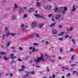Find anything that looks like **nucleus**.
<instances>
[{
    "label": "nucleus",
    "mask_w": 78,
    "mask_h": 78,
    "mask_svg": "<svg viewBox=\"0 0 78 78\" xmlns=\"http://www.w3.org/2000/svg\"><path fill=\"white\" fill-rule=\"evenodd\" d=\"M35 62H36V64H37L39 63L41 61H42L43 62H44L45 61V59H44V58L43 57V55L42 54H41V57H37V59L36 58H35Z\"/></svg>",
    "instance_id": "obj_1"
},
{
    "label": "nucleus",
    "mask_w": 78,
    "mask_h": 78,
    "mask_svg": "<svg viewBox=\"0 0 78 78\" xmlns=\"http://www.w3.org/2000/svg\"><path fill=\"white\" fill-rule=\"evenodd\" d=\"M67 9V8L66 7H61L59 8V12H62V13L63 14H65V13H66V12H65V11H66Z\"/></svg>",
    "instance_id": "obj_2"
},
{
    "label": "nucleus",
    "mask_w": 78,
    "mask_h": 78,
    "mask_svg": "<svg viewBox=\"0 0 78 78\" xmlns=\"http://www.w3.org/2000/svg\"><path fill=\"white\" fill-rule=\"evenodd\" d=\"M34 16H35V17H37V18H40L41 19H45V20H47V17L44 16L45 15H43L42 16L39 14H35Z\"/></svg>",
    "instance_id": "obj_3"
},
{
    "label": "nucleus",
    "mask_w": 78,
    "mask_h": 78,
    "mask_svg": "<svg viewBox=\"0 0 78 78\" xmlns=\"http://www.w3.org/2000/svg\"><path fill=\"white\" fill-rule=\"evenodd\" d=\"M62 16L60 14H57L55 16V18L56 20H59L61 18Z\"/></svg>",
    "instance_id": "obj_4"
},
{
    "label": "nucleus",
    "mask_w": 78,
    "mask_h": 78,
    "mask_svg": "<svg viewBox=\"0 0 78 78\" xmlns=\"http://www.w3.org/2000/svg\"><path fill=\"white\" fill-rule=\"evenodd\" d=\"M45 9L47 10H51V6L50 5H46Z\"/></svg>",
    "instance_id": "obj_5"
},
{
    "label": "nucleus",
    "mask_w": 78,
    "mask_h": 78,
    "mask_svg": "<svg viewBox=\"0 0 78 78\" xmlns=\"http://www.w3.org/2000/svg\"><path fill=\"white\" fill-rule=\"evenodd\" d=\"M14 54L13 53H12L10 55V56L11 57V59H16L17 58V57L16 56H14Z\"/></svg>",
    "instance_id": "obj_6"
},
{
    "label": "nucleus",
    "mask_w": 78,
    "mask_h": 78,
    "mask_svg": "<svg viewBox=\"0 0 78 78\" xmlns=\"http://www.w3.org/2000/svg\"><path fill=\"white\" fill-rule=\"evenodd\" d=\"M52 32L53 34H56L57 33L58 31H57L56 29H52Z\"/></svg>",
    "instance_id": "obj_7"
},
{
    "label": "nucleus",
    "mask_w": 78,
    "mask_h": 78,
    "mask_svg": "<svg viewBox=\"0 0 78 78\" xmlns=\"http://www.w3.org/2000/svg\"><path fill=\"white\" fill-rule=\"evenodd\" d=\"M37 25V23L36 22H33L31 24L32 27H36Z\"/></svg>",
    "instance_id": "obj_8"
},
{
    "label": "nucleus",
    "mask_w": 78,
    "mask_h": 78,
    "mask_svg": "<svg viewBox=\"0 0 78 78\" xmlns=\"http://www.w3.org/2000/svg\"><path fill=\"white\" fill-rule=\"evenodd\" d=\"M34 10V8L32 7L29 9L28 11L30 12H33Z\"/></svg>",
    "instance_id": "obj_9"
},
{
    "label": "nucleus",
    "mask_w": 78,
    "mask_h": 78,
    "mask_svg": "<svg viewBox=\"0 0 78 78\" xmlns=\"http://www.w3.org/2000/svg\"><path fill=\"white\" fill-rule=\"evenodd\" d=\"M73 9H72L71 10V11L72 12H73V11H76V9L75 7V5H73Z\"/></svg>",
    "instance_id": "obj_10"
},
{
    "label": "nucleus",
    "mask_w": 78,
    "mask_h": 78,
    "mask_svg": "<svg viewBox=\"0 0 78 78\" xmlns=\"http://www.w3.org/2000/svg\"><path fill=\"white\" fill-rule=\"evenodd\" d=\"M44 25V23H40L39 24V27L40 28H42V26Z\"/></svg>",
    "instance_id": "obj_11"
},
{
    "label": "nucleus",
    "mask_w": 78,
    "mask_h": 78,
    "mask_svg": "<svg viewBox=\"0 0 78 78\" xmlns=\"http://www.w3.org/2000/svg\"><path fill=\"white\" fill-rule=\"evenodd\" d=\"M16 17H17L16 16L13 15L12 17V19L13 20H16Z\"/></svg>",
    "instance_id": "obj_12"
},
{
    "label": "nucleus",
    "mask_w": 78,
    "mask_h": 78,
    "mask_svg": "<svg viewBox=\"0 0 78 78\" xmlns=\"http://www.w3.org/2000/svg\"><path fill=\"white\" fill-rule=\"evenodd\" d=\"M11 44V41H9L8 43H7L6 44V47H9L10 46V44Z\"/></svg>",
    "instance_id": "obj_13"
},
{
    "label": "nucleus",
    "mask_w": 78,
    "mask_h": 78,
    "mask_svg": "<svg viewBox=\"0 0 78 78\" xmlns=\"http://www.w3.org/2000/svg\"><path fill=\"white\" fill-rule=\"evenodd\" d=\"M44 57L45 59H48L49 58V57H48V55H47V54L45 55Z\"/></svg>",
    "instance_id": "obj_14"
},
{
    "label": "nucleus",
    "mask_w": 78,
    "mask_h": 78,
    "mask_svg": "<svg viewBox=\"0 0 78 78\" xmlns=\"http://www.w3.org/2000/svg\"><path fill=\"white\" fill-rule=\"evenodd\" d=\"M36 6H38V7H39L40 6V2H37L36 4Z\"/></svg>",
    "instance_id": "obj_15"
},
{
    "label": "nucleus",
    "mask_w": 78,
    "mask_h": 78,
    "mask_svg": "<svg viewBox=\"0 0 78 78\" xmlns=\"http://www.w3.org/2000/svg\"><path fill=\"white\" fill-rule=\"evenodd\" d=\"M22 12H23V9H21L19 10V13H22Z\"/></svg>",
    "instance_id": "obj_16"
},
{
    "label": "nucleus",
    "mask_w": 78,
    "mask_h": 78,
    "mask_svg": "<svg viewBox=\"0 0 78 78\" xmlns=\"http://www.w3.org/2000/svg\"><path fill=\"white\" fill-rule=\"evenodd\" d=\"M55 9L54 11L55 12H57L58 11V8L57 7V6H55Z\"/></svg>",
    "instance_id": "obj_17"
},
{
    "label": "nucleus",
    "mask_w": 78,
    "mask_h": 78,
    "mask_svg": "<svg viewBox=\"0 0 78 78\" xmlns=\"http://www.w3.org/2000/svg\"><path fill=\"white\" fill-rule=\"evenodd\" d=\"M55 23H53V24H51L50 25V27H53V26H55Z\"/></svg>",
    "instance_id": "obj_18"
},
{
    "label": "nucleus",
    "mask_w": 78,
    "mask_h": 78,
    "mask_svg": "<svg viewBox=\"0 0 78 78\" xmlns=\"http://www.w3.org/2000/svg\"><path fill=\"white\" fill-rule=\"evenodd\" d=\"M10 34V33L9 32H8L6 34L5 36H6V37H8V36H9V35Z\"/></svg>",
    "instance_id": "obj_19"
},
{
    "label": "nucleus",
    "mask_w": 78,
    "mask_h": 78,
    "mask_svg": "<svg viewBox=\"0 0 78 78\" xmlns=\"http://www.w3.org/2000/svg\"><path fill=\"white\" fill-rule=\"evenodd\" d=\"M0 54L2 55H6V53L5 52H0Z\"/></svg>",
    "instance_id": "obj_20"
},
{
    "label": "nucleus",
    "mask_w": 78,
    "mask_h": 78,
    "mask_svg": "<svg viewBox=\"0 0 78 78\" xmlns=\"http://www.w3.org/2000/svg\"><path fill=\"white\" fill-rule=\"evenodd\" d=\"M14 6L15 8H18V5L16 4H14Z\"/></svg>",
    "instance_id": "obj_21"
},
{
    "label": "nucleus",
    "mask_w": 78,
    "mask_h": 78,
    "mask_svg": "<svg viewBox=\"0 0 78 78\" xmlns=\"http://www.w3.org/2000/svg\"><path fill=\"white\" fill-rule=\"evenodd\" d=\"M64 33H65L64 32H62L60 34L58 35V36H61V35H63L64 34Z\"/></svg>",
    "instance_id": "obj_22"
},
{
    "label": "nucleus",
    "mask_w": 78,
    "mask_h": 78,
    "mask_svg": "<svg viewBox=\"0 0 78 78\" xmlns=\"http://www.w3.org/2000/svg\"><path fill=\"white\" fill-rule=\"evenodd\" d=\"M30 73L31 74H32V75L34 74H34H35L36 73L35 72H30Z\"/></svg>",
    "instance_id": "obj_23"
},
{
    "label": "nucleus",
    "mask_w": 78,
    "mask_h": 78,
    "mask_svg": "<svg viewBox=\"0 0 78 78\" xmlns=\"http://www.w3.org/2000/svg\"><path fill=\"white\" fill-rule=\"evenodd\" d=\"M4 59H5V60H8V59H9V58H6V56H5L4 57Z\"/></svg>",
    "instance_id": "obj_24"
},
{
    "label": "nucleus",
    "mask_w": 78,
    "mask_h": 78,
    "mask_svg": "<svg viewBox=\"0 0 78 78\" xmlns=\"http://www.w3.org/2000/svg\"><path fill=\"white\" fill-rule=\"evenodd\" d=\"M33 49V50H32V51L33 52H34V51H35V50H36V49L35 48H32Z\"/></svg>",
    "instance_id": "obj_25"
},
{
    "label": "nucleus",
    "mask_w": 78,
    "mask_h": 78,
    "mask_svg": "<svg viewBox=\"0 0 78 78\" xmlns=\"http://www.w3.org/2000/svg\"><path fill=\"white\" fill-rule=\"evenodd\" d=\"M65 38H68V37H69V35H67L66 36H64Z\"/></svg>",
    "instance_id": "obj_26"
},
{
    "label": "nucleus",
    "mask_w": 78,
    "mask_h": 78,
    "mask_svg": "<svg viewBox=\"0 0 78 78\" xmlns=\"http://www.w3.org/2000/svg\"><path fill=\"white\" fill-rule=\"evenodd\" d=\"M75 57V55H73V56L71 57L72 60H74V57Z\"/></svg>",
    "instance_id": "obj_27"
},
{
    "label": "nucleus",
    "mask_w": 78,
    "mask_h": 78,
    "mask_svg": "<svg viewBox=\"0 0 78 78\" xmlns=\"http://www.w3.org/2000/svg\"><path fill=\"white\" fill-rule=\"evenodd\" d=\"M21 67L23 68V70H24V69H25V66H24V65H22L21 66Z\"/></svg>",
    "instance_id": "obj_28"
},
{
    "label": "nucleus",
    "mask_w": 78,
    "mask_h": 78,
    "mask_svg": "<svg viewBox=\"0 0 78 78\" xmlns=\"http://www.w3.org/2000/svg\"><path fill=\"white\" fill-rule=\"evenodd\" d=\"M72 41L73 43V44H75V40H74V39H72Z\"/></svg>",
    "instance_id": "obj_29"
},
{
    "label": "nucleus",
    "mask_w": 78,
    "mask_h": 78,
    "mask_svg": "<svg viewBox=\"0 0 78 78\" xmlns=\"http://www.w3.org/2000/svg\"><path fill=\"white\" fill-rule=\"evenodd\" d=\"M10 34L12 36H15L16 34H12V33H10Z\"/></svg>",
    "instance_id": "obj_30"
},
{
    "label": "nucleus",
    "mask_w": 78,
    "mask_h": 78,
    "mask_svg": "<svg viewBox=\"0 0 78 78\" xmlns=\"http://www.w3.org/2000/svg\"><path fill=\"white\" fill-rule=\"evenodd\" d=\"M58 27L59 28H62V25H59Z\"/></svg>",
    "instance_id": "obj_31"
},
{
    "label": "nucleus",
    "mask_w": 78,
    "mask_h": 78,
    "mask_svg": "<svg viewBox=\"0 0 78 78\" xmlns=\"http://www.w3.org/2000/svg\"><path fill=\"white\" fill-rule=\"evenodd\" d=\"M25 27V24H22L21 25V28H23V27Z\"/></svg>",
    "instance_id": "obj_32"
},
{
    "label": "nucleus",
    "mask_w": 78,
    "mask_h": 78,
    "mask_svg": "<svg viewBox=\"0 0 78 78\" xmlns=\"http://www.w3.org/2000/svg\"><path fill=\"white\" fill-rule=\"evenodd\" d=\"M24 72L25 73H27V74H29V73H30V72L26 71H25Z\"/></svg>",
    "instance_id": "obj_33"
},
{
    "label": "nucleus",
    "mask_w": 78,
    "mask_h": 78,
    "mask_svg": "<svg viewBox=\"0 0 78 78\" xmlns=\"http://www.w3.org/2000/svg\"><path fill=\"white\" fill-rule=\"evenodd\" d=\"M27 17V14H24L23 16V18H25V17Z\"/></svg>",
    "instance_id": "obj_34"
},
{
    "label": "nucleus",
    "mask_w": 78,
    "mask_h": 78,
    "mask_svg": "<svg viewBox=\"0 0 78 78\" xmlns=\"http://www.w3.org/2000/svg\"><path fill=\"white\" fill-rule=\"evenodd\" d=\"M58 40H59V41H63V38H60L58 39Z\"/></svg>",
    "instance_id": "obj_35"
},
{
    "label": "nucleus",
    "mask_w": 78,
    "mask_h": 78,
    "mask_svg": "<svg viewBox=\"0 0 78 78\" xmlns=\"http://www.w3.org/2000/svg\"><path fill=\"white\" fill-rule=\"evenodd\" d=\"M34 45H36L37 46H38V44L36 43H34Z\"/></svg>",
    "instance_id": "obj_36"
},
{
    "label": "nucleus",
    "mask_w": 78,
    "mask_h": 78,
    "mask_svg": "<svg viewBox=\"0 0 78 78\" xmlns=\"http://www.w3.org/2000/svg\"><path fill=\"white\" fill-rule=\"evenodd\" d=\"M23 70H24V69H21L19 70V71L20 72H21V71H23Z\"/></svg>",
    "instance_id": "obj_37"
},
{
    "label": "nucleus",
    "mask_w": 78,
    "mask_h": 78,
    "mask_svg": "<svg viewBox=\"0 0 78 78\" xmlns=\"http://www.w3.org/2000/svg\"><path fill=\"white\" fill-rule=\"evenodd\" d=\"M52 16V14H49L48 15V17H51Z\"/></svg>",
    "instance_id": "obj_38"
},
{
    "label": "nucleus",
    "mask_w": 78,
    "mask_h": 78,
    "mask_svg": "<svg viewBox=\"0 0 78 78\" xmlns=\"http://www.w3.org/2000/svg\"><path fill=\"white\" fill-rule=\"evenodd\" d=\"M47 72H49V71H50V69H48V67H47Z\"/></svg>",
    "instance_id": "obj_39"
},
{
    "label": "nucleus",
    "mask_w": 78,
    "mask_h": 78,
    "mask_svg": "<svg viewBox=\"0 0 78 78\" xmlns=\"http://www.w3.org/2000/svg\"><path fill=\"white\" fill-rule=\"evenodd\" d=\"M6 2V0H3L2 1V3H5V2Z\"/></svg>",
    "instance_id": "obj_40"
},
{
    "label": "nucleus",
    "mask_w": 78,
    "mask_h": 78,
    "mask_svg": "<svg viewBox=\"0 0 78 78\" xmlns=\"http://www.w3.org/2000/svg\"><path fill=\"white\" fill-rule=\"evenodd\" d=\"M18 61H20V62L21 61H22V60L20 58H18Z\"/></svg>",
    "instance_id": "obj_41"
},
{
    "label": "nucleus",
    "mask_w": 78,
    "mask_h": 78,
    "mask_svg": "<svg viewBox=\"0 0 78 78\" xmlns=\"http://www.w3.org/2000/svg\"><path fill=\"white\" fill-rule=\"evenodd\" d=\"M36 36L37 37H39V34H36Z\"/></svg>",
    "instance_id": "obj_42"
},
{
    "label": "nucleus",
    "mask_w": 78,
    "mask_h": 78,
    "mask_svg": "<svg viewBox=\"0 0 78 78\" xmlns=\"http://www.w3.org/2000/svg\"><path fill=\"white\" fill-rule=\"evenodd\" d=\"M76 66V64H72L71 65V66H72V67H73V66Z\"/></svg>",
    "instance_id": "obj_43"
},
{
    "label": "nucleus",
    "mask_w": 78,
    "mask_h": 78,
    "mask_svg": "<svg viewBox=\"0 0 78 78\" xmlns=\"http://www.w3.org/2000/svg\"><path fill=\"white\" fill-rule=\"evenodd\" d=\"M19 49L20 50H22V48L21 47H20L19 48Z\"/></svg>",
    "instance_id": "obj_44"
},
{
    "label": "nucleus",
    "mask_w": 78,
    "mask_h": 78,
    "mask_svg": "<svg viewBox=\"0 0 78 78\" xmlns=\"http://www.w3.org/2000/svg\"><path fill=\"white\" fill-rule=\"evenodd\" d=\"M70 73H68L67 74V76H70Z\"/></svg>",
    "instance_id": "obj_45"
},
{
    "label": "nucleus",
    "mask_w": 78,
    "mask_h": 78,
    "mask_svg": "<svg viewBox=\"0 0 78 78\" xmlns=\"http://www.w3.org/2000/svg\"><path fill=\"white\" fill-rule=\"evenodd\" d=\"M55 74H53L52 75V78H55Z\"/></svg>",
    "instance_id": "obj_46"
},
{
    "label": "nucleus",
    "mask_w": 78,
    "mask_h": 78,
    "mask_svg": "<svg viewBox=\"0 0 78 78\" xmlns=\"http://www.w3.org/2000/svg\"><path fill=\"white\" fill-rule=\"evenodd\" d=\"M45 44H49V42H48V41H46L45 42Z\"/></svg>",
    "instance_id": "obj_47"
},
{
    "label": "nucleus",
    "mask_w": 78,
    "mask_h": 78,
    "mask_svg": "<svg viewBox=\"0 0 78 78\" xmlns=\"http://www.w3.org/2000/svg\"><path fill=\"white\" fill-rule=\"evenodd\" d=\"M33 47H31L29 48V50H31V49H33Z\"/></svg>",
    "instance_id": "obj_48"
},
{
    "label": "nucleus",
    "mask_w": 78,
    "mask_h": 78,
    "mask_svg": "<svg viewBox=\"0 0 78 78\" xmlns=\"http://www.w3.org/2000/svg\"><path fill=\"white\" fill-rule=\"evenodd\" d=\"M73 27H70V31H72V30H73Z\"/></svg>",
    "instance_id": "obj_49"
},
{
    "label": "nucleus",
    "mask_w": 78,
    "mask_h": 78,
    "mask_svg": "<svg viewBox=\"0 0 78 78\" xmlns=\"http://www.w3.org/2000/svg\"><path fill=\"white\" fill-rule=\"evenodd\" d=\"M35 67H37V68H39L40 67H41L40 66H35Z\"/></svg>",
    "instance_id": "obj_50"
},
{
    "label": "nucleus",
    "mask_w": 78,
    "mask_h": 78,
    "mask_svg": "<svg viewBox=\"0 0 78 78\" xmlns=\"http://www.w3.org/2000/svg\"><path fill=\"white\" fill-rule=\"evenodd\" d=\"M70 51H73V48H71L70 49Z\"/></svg>",
    "instance_id": "obj_51"
},
{
    "label": "nucleus",
    "mask_w": 78,
    "mask_h": 78,
    "mask_svg": "<svg viewBox=\"0 0 78 78\" xmlns=\"http://www.w3.org/2000/svg\"><path fill=\"white\" fill-rule=\"evenodd\" d=\"M32 62H33V61L32 60H31L29 62V63H30V64H31Z\"/></svg>",
    "instance_id": "obj_52"
},
{
    "label": "nucleus",
    "mask_w": 78,
    "mask_h": 78,
    "mask_svg": "<svg viewBox=\"0 0 78 78\" xmlns=\"http://www.w3.org/2000/svg\"><path fill=\"white\" fill-rule=\"evenodd\" d=\"M40 74H42V73H44V72H42V71H40Z\"/></svg>",
    "instance_id": "obj_53"
},
{
    "label": "nucleus",
    "mask_w": 78,
    "mask_h": 78,
    "mask_svg": "<svg viewBox=\"0 0 78 78\" xmlns=\"http://www.w3.org/2000/svg\"><path fill=\"white\" fill-rule=\"evenodd\" d=\"M60 51H61V52H62V48H60Z\"/></svg>",
    "instance_id": "obj_54"
},
{
    "label": "nucleus",
    "mask_w": 78,
    "mask_h": 78,
    "mask_svg": "<svg viewBox=\"0 0 78 78\" xmlns=\"http://www.w3.org/2000/svg\"><path fill=\"white\" fill-rule=\"evenodd\" d=\"M12 75H13V74H12V73H11L10 74V76H11V77L12 76Z\"/></svg>",
    "instance_id": "obj_55"
},
{
    "label": "nucleus",
    "mask_w": 78,
    "mask_h": 78,
    "mask_svg": "<svg viewBox=\"0 0 78 78\" xmlns=\"http://www.w3.org/2000/svg\"><path fill=\"white\" fill-rule=\"evenodd\" d=\"M22 78H27V77L26 76H23Z\"/></svg>",
    "instance_id": "obj_56"
},
{
    "label": "nucleus",
    "mask_w": 78,
    "mask_h": 78,
    "mask_svg": "<svg viewBox=\"0 0 78 78\" xmlns=\"http://www.w3.org/2000/svg\"><path fill=\"white\" fill-rule=\"evenodd\" d=\"M9 75V73H7L5 75H6V76H8V75Z\"/></svg>",
    "instance_id": "obj_57"
},
{
    "label": "nucleus",
    "mask_w": 78,
    "mask_h": 78,
    "mask_svg": "<svg viewBox=\"0 0 78 78\" xmlns=\"http://www.w3.org/2000/svg\"><path fill=\"white\" fill-rule=\"evenodd\" d=\"M11 48H12V49H14L15 48L12 46V47Z\"/></svg>",
    "instance_id": "obj_58"
},
{
    "label": "nucleus",
    "mask_w": 78,
    "mask_h": 78,
    "mask_svg": "<svg viewBox=\"0 0 78 78\" xmlns=\"http://www.w3.org/2000/svg\"><path fill=\"white\" fill-rule=\"evenodd\" d=\"M38 50H39V49H37L36 50H35V51L36 52H37V51H38Z\"/></svg>",
    "instance_id": "obj_59"
},
{
    "label": "nucleus",
    "mask_w": 78,
    "mask_h": 78,
    "mask_svg": "<svg viewBox=\"0 0 78 78\" xmlns=\"http://www.w3.org/2000/svg\"><path fill=\"white\" fill-rule=\"evenodd\" d=\"M2 36H3V38H4V37H5V35L3 34L2 35Z\"/></svg>",
    "instance_id": "obj_60"
},
{
    "label": "nucleus",
    "mask_w": 78,
    "mask_h": 78,
    "mask_svg": "<svg viewBox=\"0 0 78 78\" xmlns=\"http://www.w3.org/2000/svg\"><path fill=\"white\" fill-rule=\"evenodd\" d=\"M8 30V27H5V30Z\"/></svg>",
    "instance_id": "obj_61"
},
{
    "label": "nucleus",
    "mask_w": 78,
    "mask_h": 78,
    "mask_svg": "<svg viewBox=\"0 0 78 78\" xmlns=\"http://www.w3.org/2000/svg\"><path fill=\"white\" fill-rule=\"evenodd\" d=\"M25 28H28V25H27L25 26Z\"/></svg>",
    "instance_id": "obj_62"
},
{
    "label": "nucleus",
    "mask_w": 78,
    "mask_h": 78,
    "mask_svg": "<svg viewBox=\"0 0 78 78\" xmlns=\"http://www.w3.org/2000/svg\"><path fill=\"white\" fill-rule=\"evenodd\" d=\"M62 78H65V77L64 76H62Z\"/></svg>",
    "instance_id": "obj_63"
},
{
    "label": "nucleus",
    "mask_w": 78,
    "mask_h": 78,
    "mask_svg": "<svg viewBox=\"0 0 78 78\" xmlns=\"http://www.w3.org/2000/svg\"><path fill=\"white\" fill-rule=\"evenodd\" d=\"M51 20H52V21H54V19L53 18H51Z\"/></svg>",
    "instance_id": "obj_64"
}]
</instances>
